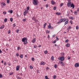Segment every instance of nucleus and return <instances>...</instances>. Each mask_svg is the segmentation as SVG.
Returning a JSON list of instances; mask_svg holds the SVG:
<instances>
[{"label": "nucleus", "mask_w": 79, "mask_h": 79, "mask_svg": "<svg viewBox=\"0 0 79 79\" xmlns=\"http://www.w3.org/2000/svg\"><path fill=\"white\" fill-rule=\"evenodd\" d=\"M22 41L24 44H26L27 43V39L26 38H24L22 39Z\"/></svg>", "instance_id": "f257e3e1"}, {"label": "nucleus", "mask_w": 79, "mask_h": 79, "mask_svg": "<svg viewBox=\"0 0 79 79\" xmlns=\"http://www.w3.org/2000/svg\"><path fill=\"white\" fill-rule=\"evenodd\" d=\"M63 21H64V22L66 21L64 23V25H66L68 23V19H64Z\"/></svg>", "instance_id": "f03ea898"}, {"label": "nucleus", "mask_w": 79, "mask_h": 79, "mask_svg": "<svg viewBox=\"0 0 79 79\" xmlns=\"http://www.w3.org/2000/svg\"><path fill=\"white\" fill-rule=\"evenodd\" d=\"M58 60H61V61H62L63 60H64V57L63 56L61 57L58 58Z\"/></svg>", "instance_id": "7ed1b4c3"}, {"label": "nucleus", "mask_w": 79, "mask_h": 79, "mask_svg": "<svg viewBox=\"0 0 79 79\" xmlns=\"http://www.w3.org/2000/svg\"><path fill=\"white\" fill-rule=\"evenodd\" d=\"M71 2H70V1H69L67 3V6H68V7H70V6H71Z\"/></svg>", "instance_id": "20e7f679"}, {"label": "nucleus", "mask_w": 79, "mask_h": 79, "mask_svg": "<svg viewBox=\"0 0 79 79\" xmlns=\"http://www.w3.org/2000/svg\"><path fill=\"white\" fill-rule=\"evenodd\" d=\"M33 3L35 5H37V2H36V0H33Z\"/></svg>", "instance_id": "39448f33"}, {"label": "nucleus", "mask_w": 79, "mask_h": 79, "mask_svg": "<svg viewBox=\"0 0 79 79\" xmlns=\"http://www.w3.org/2000/svg\"><path fill=\"white\" fill-rule=\"evenodd\" d=\"M63 21H64V19H61L60 20V21L57 22V24H59V23H62V22H64Z\"/></svg>", "instance_id": "423d86ee"}, {"label": "nucleus", "mask_w": 79, "mask_h": 79, "mask_svg": "<svg viewBox=\"0 0 79 79\" xmlns=\"http://www.w3.org/2000/svg\"><path fill=\"white\" fill-rule=\"evenodd\" d=\"M59 63L61 64V66H64V62H62L61 60H60L59 61Z\"/></svg>", "instance_id": "0eeeda50"}, {"label": "nucleus", "mask_w": 79, "mask_h": 79, "mask_svg": "<svg viewBox=\"0 0 79 79\" xmlns=\"http://www.w3.org/2000/svg\"><path fill=\"white\" fill-rule=\"evenodd\" d=\"M70 6H71V8H74V7L75 6L74 5V4H73V3H72L71 4Z\"/></svg>", "instance_id": "6e6552de"}, {"label": "nucleus", "mask_w": 79, "mask_h": 79, "mask_svg": "<svg viewBox=\"0 0 79 79\" xmlns=\"http://www.w3.org/2000/svg\"><path fill=\"white\" fill-rule=\"evenodd\" d=\"M79 63H77L75 64V68H77V67H79Z\"/></svg>", "instance_id": "1a4fd4ad"}, {"label": "nucleus", "mask_w": 79, "mask_h": 79, "mask_svg": "<svg viewBox=\"0 0 79 79\" xmlns=\"http://www.w3.org/2000/svg\"><path fill=\"white\" fill-rule=\"evenodd\" d=\"M16 69L17 71H19V66H17L16 67Z\"/></svg>", "instance_id": "9d476101"}, {"label": "nucleus", "mask_w": 79, "mask_h": 79, "mask_svg": "<svg viewBox=\"0 0 79 79\" xmlns=\"http://www.w3.org/2000/svg\"><path fill=\"white\" fill-rule=\"evenodd\" d=\"M36 40H35V38H34L33 40H31L32 43H35V42Z\"/></svg>", "instance_id": "9b49d317"}, {"label": "nucleus", "mask_w": 79, "mask_h": 79, "mask_svg": "<svg viewBox=\"0 0 79 79\" xmlns=\"http://www.w3.org/2000/svg\"><path fill=\"white\" fill-rule=\"evenodd\" d=\"M4 27H5V26L3 25L0 27V29H3Z\"/></svg>", "instance_id": "f8f14e48"}, {"label": "nucleus", "mask_w": 79, "mask_h": 79, "mask_svg": "<svg viewBox=\"0 0 79 79\" xmlns=\"http://www.w3.org/2000/svg\"><path fill=\"white\" fill-rule=\"evenodd\" d=\"M56 15H61V13L56 12Z\"/></svg>", "instance_id": "ddd939ff"}, {"label": "nucleus", "mask_w": 79, "mask_h": 79, "mask_svg": "<svg viewBox=\"0 0 79 79\" xmlns=\"http://www.w3.org/2000/svg\"><path fill=\"white\" fill-rule=\"evenodd\" d=\"M51 3H52V5H54L55 3V2L52 0L51 1Z\"/></svg>", "instance_id": "4468645a"}, {"label": "nucleus", "mask_w": 79, "mask_h": 79, "mask_svg": "<svg viewBox=\"0 0 79 79\" xmlns=\"http://www.w3.org/2000/svg\"><path fill=\"white\" fill-rule=\"evenodd\" d=\"M26 13H27L26 11H25L24 12L23 15L24 16H26Z\"/></svg>", "instance_id": "2eb2a0df"}, {"label": "nucleus", "mask_w": 79, "mask_h": 79, "mask_svg": "<svg viewBox=\"0 0 79 79\" xmlns=\"http://www.w3.org/2000/svg\"><path fill=\"white\" fill-rule=\"evenodd\" d=\"M41 64H45V63L44 62H42L41 63Z\"/></svg>", "instance_id": "dca6fc26"}, {"label": "nucleus", "mask_w": 79, "mask_h": 79, "mask_svg": "<svg viewBox=\"0 0 79 79\" xmlns=\"http://www.w3.org/2000/svg\"><path fill=\"white\" fill-rule=\"evenodd\" d=\"M51 27H52V26L51 25H48V29H50V28H51Z\"/></svg>", "instance_id": "f3484780"}, {"label": "nucleus", "mask_w": 79, "mask_h": 79, "mask_svg": "<svg viewBox=\"0 0 79 79\" xmlns=\"http://www.w3.org/2000/svg\"><path fill=\"white\" fill-rule=\"evenodd\" d=\"M69 46H70V44H66V46L69 47Z\"/></svg>", "instance_id": "a211bd4d"}, {"label": "nucleus", "mask_w": 79, "mask_h": 79, "mask_svg": "<svg viewBox=\"0 0 79 79\" xmlns=\"http://www.w3.org/2000/svg\"><path fill=\"white\" fill-rule=\"evenodd\" d=\"M20 58H23V54H21L20 56Z\"/></svg>", "instance_id": "6ab92c4d"}, {"label": "nucleus", "mask_w": 79, "mask_h": 79, "mask_svg": "<svg viewBox=\"0 0 79 79\" xmlns=\"http://www.w3.org/2000/svg\"><path fill=\"white\" fill-rule=\"evenodd\" d=\"M47 25V23H45L44 25V28H45V26H46V25Z\"/></svg>", "instance_id": "aec40b11"}, {"label": "nucleus", "mask_w": 79, "mask_h": 79, "mask_svg": "<svg viewBox=\"0 0 79 79\" xmlns=\"http://www.w3.org/2000/svg\"><path fill=\"white\" fill-rule=\"evenodd\" d=\"M13 20V18H10V21H11V22H12Z\"/></svg>", "instance_id": "412c9836"}, {"label": "nucleus", "mask_w": 79, "mask_h": 79, "mask_svg": "<svg viewBox=\"0 0 79 79\" xmlns=\"http://www.w3.org/2000/svg\"><path fill=\"white\" fill-rule=\"evenodd\" d=\"M54 66L55 68H57V65L56 64L54 65Z\"/></svg>", "instance_id": "4be33fe9"}, {"label": "nucleus", "mask_w": 79, "mask_h": 79, "mask_svg": "<svg viewBox=\"0 0 79 79\" xmlns=\"http://www.w3.org/2000/svg\"><path fill=\"white\" fill-rule=\"evenodd\" d=\"M17 17H19V16H21V14L19 15V14H17Z\"/></svg>", "instance_id": "5701e85b"}, {"label": "nucleus", "mask_w": 79, "mask_h": 79, "mask_svg": "<svg viewBox=\"0 0 79 79\" xmlns=\"http://www.w3.org/2000/svg\"><path fill=\"white\" fill-rule=\"evenodd\" d=\"M51 60H54V57H53V56H52L51 57Z\"/></svg>", "instance_id": "b1692460"}, {"label": "nucleus", "mask_w": 79, "mask_h": 79, "mask_svg": "<svg viewBox=\"0 0 79 79\" xmlns=\"http://www.w3.org/2000/svg\"><path fill=\"white\" fill-rule=\"evenodd\" d=\"M56 42V40H55L53 42H52L53 44H55Z\"/></svg>", "instance_id": "393cba45"}, {"label": "nucleus", "mask_w": 79, "mask_h": 79, "mask_svg": "<svg viewBox=\"0 0 79 79\" xmlns=\"http://www.w3.org/2000/svg\"><path fill=\"white\" fill-rule=\"evenodd\" d=\"M4 21L5 22H6V21H7V19L5 18L4 20Z\"/></svg>", "instance_id": "a878e982"}, {"label": "nucleus", "mask_w": 79, "mask_h": 79, "mask_svg": "<svg viewBox=\"0 0 79 79\" xmlns=\"http://www.w3.org/2000/svg\"><path fill=\"white\" fill-rule=\"evenodd\" d=\"M2 76H3L2 74L1 73H0V78H2Z\"/></svg>", "instance_id": "bb28decb"}, {"label": "nucleus", "mask_w": 79, "mask_h": 79, "mask_svg": "<svg viewBox=\"0 0 79 79\" xmlns=\"http://www.w3.org/2000/svg\"><path fill=\"white\" fill-rule=\"evenodd\" d=\"M69 41V40H66L65 41V42H66V43H68V42Z\"/></svg>", "instance_id": "cd10ccee"}, {"label": "nucleus", "mask_w": 79, "mask_h": 79, "mask_svg": "<svg viewBox=\"0 0 79 79\" xmlns=\"http://www.w3.org/2000/svg\"><path fill=\"white\" fill-rule=\"evenodd\" d=\"M53 9L54 10H56V7L54 6L53 8Z\"/></svg>", "instance_id": "c85d7f7f"}, {"label": "nucleus", "mask_w": 79, "mask_h": 79, "mask_svg": "<svg viewBox=\"0 0 79 79\" xmlns=\"http://www.w3.org/2000/svg\"><path fill=\"white\" fill-rule=\"evenodd\" d=\"M7 3H10V0H6Z\"/></svg>", "instance_id": "c756f323"}, {"label": "nucleus", "mask_w": 79, "mask_h": 79, "mask_svg": "<svg viewBox=\"0 0 79 79\" xmlns=\"http://www.w3.org/2000/svg\"><path fill=\"white\" fill-rule=\"evenodd\" d=\"M16 31L17 33H18L19 32V29H17L16 30Z\"/></svg>", "instance_id": "7c9ffc66"}, {"label": "nucleus", "mask_w": 79, "mask_h": 79, "mask_svg": "<svg viewBox=\"0 0 79 79\" xmlns=\"http://www.w3.org/2000/svg\"><path fill=\"white\" fill-rule=\"evenodd\" d=\"M77 12L76 11H74V14H75V15H77Z\"/></svg>", "instance_id": "2f4dec72"}, {"label": "nucleus", "mask_w": 79, "mask_h": 79, "mask_svg": "<svg viewBox=\"0 0 79 79\" xmlns=\"http://www.w3.org/2000/svg\"><path fill=\"white\" fill-rule=\"evenodd\" d=\"M2 5H3L4 6H5V4L4 2L2 3Z\"/></svg>", "instance_id": "473e14b6"}, {"label": "nucleus", "mask_w": 79, "mask_h": 79, "mask_svg": "<svg viewBox=\"0 0 79 79\" xmlns=\"http://www.w3.org/2000/svg\"><path fill=\"white\" fill-rule=\"evenodd\" d=\"M30 69H33V67L31 65H30Z\"/></svg>", "instance_id": "72a5a7b5"}, {"label": "nucleus", "mask_w": 79, "mask_h": 79, "mask_svg": "<svg viewBox=\"0 0 79 79\" xmlns=\"http://www.w3.org/2000/svg\"><path fill=\"white\" fill-rule=\"evenodd\" d=\"M61 55L62 56H64V53L63 52L61 53Z\"/></svg>", "instance_id": "f704fd0d"}, {"label": "nucleus", "mask_w": 79, "mask_h": 79, "mask_svg": "<svg viewBox=\"0 0 79 79\" xmlns=\"http://www.w3.org/2000/svg\"><path fill=\"white\" fill-rule=\"evenodd\" d=\"M47 51H44V53H45V54H47Z\"/></svg>", "instance_id": "c9c22d12"}, {"label": "nucleus", "mask_w": 79, "mask_h": 79, "mask_svg": "<svg viewBox=\"0 0 79 79\" xmlns=\"http://www.w3.org/2000/svg\"><path fill=\"white\" fill-rule=\"evenodd\" d=\"M10 32H11V31H10V30H9L8 31V34H10Z\"/></svg>", "instance_id": "e433bc0d"}, {"label": "nucleus", "mask_w": 79, "mask_h": 79, "mask_svg": "<svg viewBox=\"0 0 79 79\" xmlns=\"http://www.w3.org/2000/svg\"><path fill=\"white\" fill-rule=\"evenodd\" d=\"M3 14H4V15H6V11L3 12Z\"/></svg>", "instance_id": "4c0bfd02"}, {"label": "nucleus", "mask_w": 79, "mask_h": 79, "mask_svg": "<svg viewBox=\"0 0 79 79\" xmlns=\"http://www.w3.org/2000/svg\"><path fill=\"white\" fill-rule=\"evenodd\" d=\"M10 14L13 13V10H10Z\"/></svg>", "instance_id": "58836bf2"}, {"label": "nucleus", "mask_w": 79, "mask_h": 79, "mask_svg": "<svg viewBox=\"0 0 79 79\" xmlns=\"http://www.w3.org/2000/svg\"><path fill=\"white\" fill-rule=\"evenodd\" d=\"M35 17H32V20H34V19H35Z\"/></svg>", "instance_id": "ea45409f"}, {"label": "nucleus", "mask_w": 79, "mask_h": 79, "mask_svg": "<svg viewBox=\"0 0 79 79\" xmlns=\"http://www.w3.org/2000/svg\"><path fill=\"white\" fill-rule=\"evenodd\" d=\"M27 10H29V7H27Z\"/></svg>", "instance_id": "a19ab883"}, {"label": "nucleus", "mask_w": 79, "mask_h": 79, "mask_svg": "<svg viewBox=\"0 0 79 79\" xmlns=\"http://www.w3.org/2000/svg\"><path fill=\"white\" fill-rule=\"evenodd\" d=\"M35 22H38V21H37V20L36 19H34V20Z\"/></svg>", "instance_id": "79ce46f5"}, {"label": "nucleus", "mask_w": 79, "mask_h": 79, "mask_svg": "<svg viewBox=\"0 0 79 79\" xmlns=\"http://www.w3.org/2000/svg\"><path fill=\"white\" fill-rule=\"evenodd\" d=\"M63 3H62L60 5V6H63Z\"/></svg>", "instance_id": "37998d69"}, {"label": "nucleus", "mask_w": 79, "mask_h": 79, "mask_svg": "<svg viewBox=\"0 0 79 79\" xmlns=\"http://www.w3.org/2000/svg\"><path fill=\"white\" fill-rule=\"evenodd\" d=\"M56 76L54 75L53 76V78H54V79H55V78H56Z\"/></svg>", "instance_id": "c03bdc74"}, {"label": "nucleus", "mask_w": 79, "mask_h": 79, "mask_svg": "<svg viewBox=\"0 0 79 79\" xmlns=\"http://www.w3.org/2000/svg\"><path fill=\"white\" fill-rule=\"evenodd\" d=\"M23 21L24 22H25V21H26V19H23Z\"/></svg>", "instance_id": "a18cd8bd"}, {"label": "nucleus", "mask_w": 79, "mask_h": 79, "mask_svg": "<svg viewBox=\"0 0 79 79\" xmlns=\"http://www.w3.org/2000/svg\"><path fill=\"white\" fill-rule=\"evenodd\" d=\"M31 60L32 61H34V58L33 57L31 58Z\"/></svg>", "instance_id": "49530a36"}, {"label": "nucleus", "mask_w": 79, "mask_h": 79, "mask_svg": "<svg viewBox=\"0 0 79 79\" xmlns=\"http://www.w3.org/2000/svg\"><path fill=\"white\" fill-rule=\"evenodd\" d=\"M76 29H79V27H78V26H76Z\"/></svg>", "instance_id": "de8ad7c7"}, {"label": "nucleus", "mask_w": 79, "mask_h": 79, "mask_svg": "<svg viewBox=\"0 0 79 79\" xmlns=\"http://www.w3.org/2000/svg\"><path fill=\"white\" fill-rule=\"evenodd\" d=\"M45 78L46 79L48 78V76H45Z\"/></svg>", "instance_id": "09e8293b"}, {"label": "nucleus", "mask_w": 79, "mask_h": 79, "mask_svg": "<svg viewBox=\"0 0 79 79\" xmlns=\"http://www.w3.org/2000/svg\"><path fill=\"white\" fill-rule=\"evenodd\" d=\"M13 74V73H10V75H12V74Z\"/></svg>", "instance_id": "8fccbe9b"}, {"label": "nucleus", "mask_w": 79, "mask_h": 79, "mask_svg": "<svg viewBox=\"0 0 79 79\" xmlns=\"http://www.w3.org/2000/svg\"><path fill=\"white\" fill-rule=\"evenodd\" d=\"M46 8L48 7V4H47L46 5Z\"/></svg>", "instance_id": "3c124183"}, {"label": "nucleus", "mask_w": 79, "mask_h": 79, "mask_svg": "<svg viewBox=\"0 0 79 79\" xmlns=\"http://www.w3.org/2000/svg\"><path fill=\"white\" fill-rule=\"evenodd\" d=\"M34 48H37V46H34Z\"/></svg>", "instance_id": "603ef678"}, {"label": "nucleus", "mask_w": 79, "mask_h": 79, "mask_svg": "<svg viewBox=\"0 0 79 79\" xmlns=\"http://www.w3.org/2000/svg\"><path fill=\"white\" fill-rule=\"evenodd\" d=\"M68 28H69V29H71V26H69V27H68Z\"/></svg>", "instance_id": "864d4df0"}, {"label": "nucleus", "mask_w": 79, "mask_h": 79, "mask_svg": "<svg viewBox=\"0 0 79 79\" xmlns=\"http://www.w3.org/2000/svg\"><path fill=\"white\" fill-rule=\"evenodd\" d=\"M70 58H71V57H70L69 56L68 57V60H70Z\"/></svg>", "instance_id": "5fc2aeb1"}, {"label": "nucleus", "mask_w": 79, "mask_h": 79, "mask_svg": "<svg viewBox=\"0 0 79 79\" xmlns=\"http://www.w3.org/2000/svg\"><path fill=\"white\" fill-rule=\"evenodd\" d=\"M13 25L14 27H15V26H16V24L15 23Z\"/></svg>", "instance_id": "6e6d98bb"}, {"label": "nucleus", "mask_w": 79, "mask_h": 79, "mask_svg": "<svg viewBox=\"0 0 79 79\" xmlns=\"http://www.w3.org/2000/svg\"><path fill=\"white\" fill-rule=\"evenodd\" d=\"M71 19L72 20L73 19H74V17H71Z\"/></svg>", "instance_id": "4d7b16f0"}, {"label": "nucleus", "mask_w": 79, "mask_h": 79, "mask_svg": "<svg viewBox=\"0 0 79 79\" xmlns=\"http://www.w3.org/2000/svg\"><path fill=\"white\" fill-rule=\"evenodd\" d=\"M16 55L17 56H19V54H16Z\"/></svg>", "instance_id": "13d9d810"}, {"label": "nucleus", "mask_w": 79, "mask_h": 79, "mask_svg": "<svg viewBox=\"0 0 79 79\" xmlns=\"http://www.w3.org/2000/svg\"><path fill=\"white\" fill-rule=\"evenodd\" d=\"M19 48H20V47H18L17 48V50H19Z\"/></svg>", "instance_id": "bf43d9fd"}, {"label": "nucleus", "mask_w": 79, "mask_h": 79, "mask_svg": "<svg viewBox=\"0 0 79 79\" xmlns=\"http://www.w3.org/2000/svg\"><path fill=\"white\" fill-rule=\"evenodd\" d=\"M21 79V77H18L17 78V79Z\"/></svg>", "instance_id": "052dcab7"}, {"label": "nucleus", "mask_w": 79, "mask_h": 79, "mask_svg": "<svg viewBox=\"0 0 79 79\" xmlns=\"http://www.w3.org/2000/svg\"><path fill=\"white\" fill-rule=\"evenodd\" d=\"M49 32L50 31H48V30L46 31V32H47V33H49Z\"/></svg>", "instance_id": "680f3d73"}, {"label": "nucleus", "mask_w": 79, "mask_h": 79, "mask_svg": "<svg viewBox=\"0 0 79 79\" xmlns=\"http://www.w3.org/2000/svg\"><path fill=\"white\" fill-rule=\"evenodd\" d=\"M70 23H71V24H73V23L72 22V21H70Z\"/></svg>", "instance_id": "e2e57ef3"}, {"label": "nucleus", "mask_w": 79, "mask_h": 79, "mask_svg": "<svg viewBox=\"0 0 79 79\" xmlns=\"http://www.w3.org/2000/svg\"><path fill=\"white\" fill-rule=\"evenodd\" d=\"M2 53V51L1 50V49H0V53Z\"/></svg>", "instance_id": "0e129e2a"}, {"label": "nucleus", "mask_w": 79, "mask_h": 79, "mask_svg": "<svg viewBox=\"0 0 79 79\" xmlns=\"http://www.w3.org/2000/svg\"><path fill=\"white\" fill-rule=\"evenodd\" d=\"M56 40H59V38H57L56 39Z\"/></svg>", "instance_id": "69168bd1"}, {"label": "nucleus", "mask_w": 79, "mask_h": 79, "mask_svg": "<svg viewBox=\"0 0 79 79\" xmlns=\"http://www.w3.org/2000/svg\"><path fill=\"white\" fill-rule=\"evenodd\" d=\"M6 62H5L4 63V65H6Z\"/></svg>", "instance_id": "338daca9"}, {"label": "nucleus", "mask_w": 79, "mask_h": 79, "mask_svg": "<svg viewBox=\"0 0 79 79\" xmlns=\"http://www.w3.org/2000/svg\"><path fill=\"white\" fill-rule=\"evenodd\" d=\"M77 11H78V12H79V8H78L77 9Z\"/></svg>", "instance_id": "774afa93"}]
</instances>
